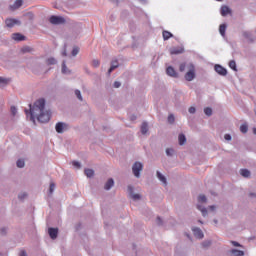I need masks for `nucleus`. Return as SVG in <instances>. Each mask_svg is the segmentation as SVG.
I'll use <instances>...</instances> for the list:
<instances>
[{
  "mask_svg": "<svg viewBox=\"0 0 256 256\" xmlns=\"http://www.w3.org/2000/svg\"><path fill=\"white\" fill-rule=\"evenodd\" d=\"M1 233H2V235H5V233H6L5 228L1 229Z\"/></svg>",
  "mask_w": 256,
  "mask_h": 256,
  "instance_id": "4d7b16f0",
  "label": "nucleus"
},
{
  "mask_svg": "<svg viewBox=\"0 0 256 256\" xmlns=\"http://www.w3.org/2000/svg\"><path fill=\"white\" fill-rule=\"evenodd\" d=\"M214 223H217V220H214Z\"/></svg>",
  "mask_w": 256,
  "mask_h": 256,
  "instance_id": "680f3d73",
  "label": "nucleus"
},
{
  "mask_svg": "<svg viewBox=\"0 0 256 256\" xmlns=\"http://www.w3.org/2000/svg\"><path fill=\"white\" fill-rule=\"evenodd\" d=\"M224 139H225L226 141H231V135L225 134Z\"/></svg>",
  "mask_w": 256,
  "mask_h": 256,
  "instance_id": "09e8293b",
  "label": "nucleus"
},
{
  "mask_svg": "<svg viewBox=\"0 0 256 256\" xmlns=\"http://www.w3.org/2000/svg\"><path fill=\"white\" fill-rule=\"evenodd\" d=\"M48 233H49V236L51 237V239H57L59 230L57 228H49Z\"/></svg>",
  "mask_w": 256,
  "mask_h": 256,
  "instance_id": "9d476101",
  "label": "nucleus"
},
{
  "mask_svg": "<svg viewBox=\"0 0 256 256\" xmlns=\"http://www.w3.org/2000/svg\"><path fill=\"white\" fill-rule=\"evenodd\" d=\"M193 233H194V236L197 238V239H203L204 235H203V231L199 228H194L192 229Z\"/></svg>",
  "mask_w": 256,
  "mask_h": 256,
  "instance_id": "9b49d317",
  "label": "nucleus"
},
{
  "mask_svg": "<svg viewBox=\"0 0 256 256\" xmlns=\"http://www.w3.org/2000/svg\"><path fill=\"white\" fill-rule=\"evenodd\" d=\"M25 197H27V194L25 193L19 195V199H25Z\"/></svg>",
  "mask_w": 256,
  "mask_h": 256,
  "instance_id": "3c124183",
  "label": "nucleus"
},
{
  "mask_svg": "<svg viewBox=\"0 0 256 256\" xmlns=\"http://www.w3.org/2000/svg\"><path fill=\"white\" fill-rule=\"evenodd\" d=\"M84 173L86 177H93V175H95V172L93 171V169H85Z\"/></svg>",
  "mask_w": 256,
  "mask_h": 256,
  "instance_id": "b1692460",
  "label": "nucleus"
},
{
  "mask_svg": "<svg viewBox=\"0 0 256 256\" xmlns=\"http://www.w3.org/2000/svg\"><path fill=\"white\" fill-rule=\"evenodd\" d=\"M131 198H132L134 201H137V199H141V195H139V194H132V195H131Z\"/></svg>",
  "mask_w": 256,
  "mask_h": 256,
  "instance_id": "58836bf2",
  "label": "nucleus"
},
{
  "mask_svg": "<svg viewBox=\"0 0 256 256\" xmlns=\"http://www.w3.org/2000/svg\"><path fill=\"white\" fill-rule=\"evenodd\" d=\"M240 175H242V177H250L251 176V172L247 169H241L240 170Z\"/></svg>",
  "mask_w": 256,
  "mask_h": 256,
  "instance_id": "4be33fe9",
  "label": "nucleus"
},
{
  "mask_svg": "<svg viewBox=\"0 0 256 256\" xmlns=\"http://www.w3.org/2000/svg\"><path fill=\"white\" fill-rule=\"evenodd\" d=\"M162 37H163L164 41H168V39H171V37H173V34L167 30H164L162 32Z\"/></svg>",
  "mask_w": 256,
  "mask_h": 256,
  "instance_id": "f3484780",
  "label": "nucleus"
},
{
  "mask_svg": "<svg viewBox=\"0 0 256 256\" xmlns=\"http://www.w3.org/2000/svg\"><path fill=\"white\" fill-rule=\"evenodd\" d=\"M99 65H101V62H99V60H93L92 61V66L99 67Z\"/></svg>",
  "mask_w": 256,
  "mask_h": 256,
  "instance_id": "a19ab883",
  "label": "nucleus"
},
{
  "mask_svg": "<svg viewBox=\"0 0 256 256\" xmlns=\"http://www.w3.org/2000/svg\"><path fill=\"white\" fill-rule=\"evenodd\" d=\"M16 165H17V167H19V169H22V167H25V160L19 159V160L16 162Z\"/></svg>",
  "mask_w": 256,
  "mask_h": 256,
  "instance_id": "bb28decb",
  "label": "nucleus"
},
{
  "mask_svg": "<svg viewBox=\"0 0 256 256\" xmlns=\"http://www.w3.org/2000/svg\"><path fill=\"white\" fill-rule=\"evenodd\" d=\"M231 243L234 247H242L241 244H239V242L231 241Z\"/></svg>",
  "mask_w": 256,
  "mask_h": 256,
  "instance_id": "49530a36",
  "label": "nucleus"
},
{
  "mask_svg": "<svg viewBox=\"0 0 256 256\" xmlns=\"http://www.w3.org/2000/svg\"><path fill=\"white\" fill-rule=\"evenodd\" d=\"M19 256H27V252L25 250H22Z\"/></svg>",
  "mask_w": 256,
  "mask_h": 256,
  "instance_id": "603ef678",
  "label": "nucleus"
},
{
  "mask_svg": "<svg viewBox=\"0 0 256 256\" xmlns=\"http://www.w3.org/2000/svg\"><path fill=\"white\" fill-rule=\"evenodd\" d=\"M75 95L79 99V101H83V96H81V91L75 90Z\"/></svg>",
  "mask_w": 256,
  "mask_h": 256,
  "instance_id": "473e14b6",
  "label": "nucleus"
},
{
  "mask_svg": "<svg viewBox=\"0 0 256 256\" xmlns=\"http://www.w3.org/2000/svg\"><path fill=\"white\" fill-rule=\"evenodd\" d=\"M129 193H133V188L131 186H128Z\"/></svg>",
  "mask_w": 256,
  "mask_h": 256,
  "instance_id": "5fc2aeb1",
  "label": "nucleus"
},
{
  "mask_svg": "<svg viewBox=\"0 0 256 256\" xmlns=\"http://www.w3.org/2000/svg\"><path fill=\"white\" fill-rule=\"evenodd\" d=\"M132 171L133 174L136 177H140L141 176V171H143V164L141 162H136L133 166H132Z\"/></svg>",
  "mask_w": 256,
  "mask_h": 256,
  "instance_id": "7ed1b4c3",
  "label": "nucleus"
},
{
  "mask_svg": "<svg viewBox=\"0 0 256 256\" xmlns=\"http://www.w3.org/2000/svg\"><path fill=\"white\" fill-rule=\"evenodd\" d=\"M10 81H11L10 79L0 77V85L1 84L7 85V83H9Z\"/></svg>",
  "mask_w": 256,
  "mask_h": 256,
  "instance_id": "2f4dec72",
  "label": "nucleus"
},
{
  "mask_svg": "<svg viewBox=\"0 0 256 256\" xmlns=\"http://www.w3.org/2000/svg\"><path fill=\"white\" fill-rule=\"evenodd\" d=\"M168 123H175V116H173V114L168 116Z\"/></svg>",
  "mask_w": 256,
  "mask_h": 256,
  "instance_id": "e433bc0d",
  "label": "nucleus"
},
{
  "mask_svg": "<svg viewBox=\"0 0 256 256\" xmlns=\"http://www.w3.org/2000/svg\"><path fill=\"white\" fill-rule=\"evenodd\" d=\"M21 5H23V0H16L14 5L10 6V9L12 11H15V9H19V7H21Z\"/></svg>",
  "mask_w": 256,
  "mask_h": 256,
  "instance_id": "2eb2a0df",
  "label": "nucleus"
},
{
  "mask_svg": "<svg viewBox=\"0 0 256 256\" xmlns=\"http://www.w3.org/2000/svg\"><path fill=\"white\" fill-rule=\"evenodd\" d=\"M72 55L73 57L79 55V47H74L72 50Z\"/></svg>",
  "mask_w": 256,
  "mask_h": 256,
  "instance_id": "72a5a7b5",
  "label": "nucleus"
},
{
  "mask_svg": "<svg viewBox=\"0 0 256 256\" xmlns=\"http://www.w3.org/2000/svg\"><path fill=\"white\" fill-rule=\"evenodd\" d=\"M5 23H6V26H8L9 28L15 27V25H21V22L19 20L11 19V18L6 19Z\"/></svg>",
  "mask_w": 256,
  "mask_h": 256,
  "instance_id": "39448f33",
  "label": "nucleus"
},
{
  "mask_svg": "<svg viewBox=\"0 0 256 256\" xmlns=\"http://www.w3.org/2000/svg\"><path fill=\"white\" fill-rule=\"evenodd\" d=\"M196 76H197V74L195 73V65L188 64L187 72L184 75V79H186L187 81H193V79H195Z\"/></svg>",
  "mask_w": 256,
  "mask_h": 256,
  "instance_id": "f03ea898",
  "label": "nucleus"
},
{
  "mask_svg": "<svg viewBox=\"0 0 256 256\" xmlns=\"http://www.w3.org/2000/svg\"><path fill=\"white\" fill-rule=\"evenodd\" d=\"M47 65H55V63H57V60H55V58H49L46 61Z\"/></svg>",
  "mask_w": 256,
  "mask_h": 256,
  "instance_id": "7c9ffc66",
  "label": "nucleus"
},
{
  "mask_svg": "<svg viewBox=\"0 0 256 256\" xmlns=\"http://www.w3.org/2000/svg\"><path fill=\"white\" fill-rule=\"evenodd\" d=\"M63 55H64V56H67V53L64 52Z\"/></svg>",
  "mask_w": 256,
  "mask_h": 256,
  "instance_id": "052dcab7",
  "label": "nucleus"
},
{
  "mask_svg": "<svg viewBox=\"0 0 256 256\" xmlns=\"http://www.w3.org/2000/svg\"><path fill=\"white\" fill-rule=\"evenodd\" d=\"M31 51H32L31 47H24V48H22V52L23 53H29Z\"/></svg>",
  "mask_w": 256,
  "mask_h": 256,
  "instance_id": "79ce46f5",
  "label": "nucleus"
},
{
  "mask_svg": "<svg viewBox=\"0 0 256 256\" xmlns=\"http://www.w3.org/2000/svg\"><path fill=\"white\" fill-rule=\"evenodd\" d=\"M62 73H67V65L65 64V62L62 63Z\"/></svg>",
  "mask_w": 256,
  "mask_h": 256,
  "instance_id": "37998d69",
  "label": "nucleus"
},
{
  "mask_svg": "<svg viewBox=\"0 0 256 256\" xmlns=\"http://www.w3.org/2000/svg\"><path fill=\"white\" fill-rule=\"evenodd\" d=\"M204 113L208 117H211V115H213V110L210 107H207V108L204 109Z\"/></svg>",
  "mask_w": 256,
  "mask_h": 256,
  "instance_id": "cd10ccee",
  "label": "nucleus"
},
{
  "mask_svg": "<svg viewBox=\"0 0 256 256\" xmlns=\"http://www.w3.org/2000/svg\"><path fill=\"white\" fill-rule=\"evenodd\" d=\"M188 111L189 113L193 114L195 113L196 110H195V107H190Z\"/></svg>",
  "mask_w": 256,
  "mask_h": 256,
  "instance_id": "8fccbe9b",
  "label": "nucleus"
},
{
  "mask_svg": "<svg viewBox=\"0 0 256 256\" xmlns=\"http://www.w3.org/2000/svg\"><path fill=\"white\" fill-rule=\"evenodd\" d=\"M12 39L14 41H25V36L21 33H14L12 34Z\"/></svg>",
  "mask_w": 256,
  "mask_h": 256,
  "instance_id": "ddd939ff",
  "label": "nucleus"
},
{
  "mask_svg": "<svg viewBox=\"0 0 256 256\" xmlns=\"http://www.w3.org/2000/svg\"><path fill=\"white\" fill-rule=\"evenodd\" d=\"M179 145H185V142L187 141V138L184 134H180L178 136Z\"/></svg>",
  "mask_w": 256,
  "mask_h": 256,
  "instance_id": "412c9836",
  "label": "nucleus"
},
{
  "mask_svg": "<svg viewBox=\"0 0 256 256\" xmlns=\"http://www.w3.org/2000/svg\"><path fill=\"white\" fill-rule=\"evenodd\" d=\"M198 201L199 203H207V197H205V195H200Z\"/></svg>",
  "mask_w": 256,
  "mask_h": 256,
  "instance_id": "c756f323",
  "label": "nucleus"
},
{
  "mask_svg": "<svg viewBox=\"0 0 256 256\" xmlns=\"http://www.w3.org/2000/svg\"><path fill=\"white\" fill-rule=\"evenodd\" d=\"M187 69V65L185 63L180 64L179 71L180 73H183Z\"/></svg>",
  "mask_w": 256,
  "mask_h": 256,
  "instance_id": "f704fd0d",
  "label": "nucleus"
},
{
  "mask_svg": "<svg viewBox=\"0 0 256 256\" xmlns=\"http://www.w3.org/2000/svg\"><path fill=\"white\" fill-rule=\"evenodd\" d=\"M166 73L167 75H169V77H174L175 79H177L179 77V73H177V71H175V68L169 66L166 69Z\"/></svg>",
  "mask_w": 256,
  "mask_h": 256,
  "instance_id": "423d86ee",
  "label": "nucleus"
},
{
  "mask_svg": "<svg viewBox=\"0 0 256 256\" xmlns=\"http://www.w3.org/2000/svg\"><path fill=\"white\" fill-rule=\"evenodd\" d=\"M11 113L12 115H17V108L15 106L11 107Z\"/></svg>",
  "mask_w": 256,
  "mask_h": 256,
  "instance_id": "a18cd8bd",
  "label": "nucleus"
},
{
  "mask_svg": "<svg viewBox=\"0 0 256 256\" xmlns=\"http://www.w3.org/2000/svg\"><path fill=\"white\" fill-rule=\"evenodd\" d=\"M117 67H119V62L112 61L111 67L108 70V74L111 75V73H113V71H115V69H117Z\"/></svg>",
  "mask_w": 256,
  "mask_h": 256,
  "instance_id": "4468645a",
  "label": "nucleus"
},
{
  "mask_svg": "<svg viewBox=\"0 0 256 256\" xmlns=\"http://www.w3.org/2000/svg\"><path fill=\"white\" fill-rule=\"evenodd\" d=\"M248 130H249V127L247 126V124H242L240 126L241 133H247Z\"/></svg>",
  "mask_w": 256,
  "mask_h": 256,
  "instance_id": "c85d7f7f",
  "label": "nucleus"
},
{
  "mask_svg": "<svg viewBox=\"0 0 256 256\" xmlns=\"http://www.w3.org/2000/svg\"><path fill=\"white\" fill-rule=\"evenodd\" d=\"M254 196H255V194H253V193L250 194V197H254Z\"/></svg>",
  "mask_w": 256,
  "mask_h": 256,
  "instance_id": "bf43d9fd",
  "label": "nucleus"
},
{
  "mask_svg": "<svg viewBox=\"0 0 256 256\" xmlns=\"http://www.w3.org/2000/svg\"><path fill=\"white\" fill-rule=\"evenodd\" d=\"M214 69H215L216 73H218V75H222V76L227 75V69H225L221 65H215Z\"/></svg>",
  "mask_w": 256,
  "mask_h": 256,
  "instance_id": "0eeeda50",
  "label": "nucleus"
},
{
  "mask_svg": "<svg viewBox=\"0 0 256 256\" xmlns=\"http://www.w3.org/2000/svg\"><path fill=\"white\" fill-rule=\"evenodd\" d=\"M30 111L25 109L27 117L30 115V121L35 122V119L39 123H49L51 120V111L45 110V99H38L33 106L29 105Z\"/></svg>",
  "mask_w": 256,
  "mask_h": 256,
  "instance_id": "f257e3e1",
  "label": "nucleus"
},
{
  "mask_svg": "<svg viewBox=\"0 0 256 256\" xmlns=\"http://www.w3.org/2000/svg\"><path fill=\"white\" fill-rule=\"evenodd\" d=\"M162 223H163V221H161V218L158 217V218H157V224H158V225H162Z\"/></svg>",
  "mask_w": 256,
  "mask_h": 256,
  "instance_id": "864d4df0",
  "label": "nucleus"
},
{
  "mask_svg": "<svg viewBox=\"0 0 256 256\" xmlns=\"http://www.w3.org/2000/svg\"><path fill=\"white\" fill-rule=\"evenodd\" d=\"M202 247L207 248V247H211V241H205L202 243Z\"/></svg>",
  "mask_w": 256,
  "mask_h": 256,
  "instance_id": "ea45409f",
  "label": "nucleus"
},
{
  "mask_svg": "<svg viewBox=\"0 0 256 256\" xmlns=\"http://www.w3.org/2000/svg\"><path fill=\"white\" fill-rule=\"evenodd\" d=\"M229 67L230 69H233V71H237V63L235 62V60H231L229 62Z\"/></svg>",
  "mask_w": 256,
  "mask_h": 256,
  "instance_id": "393cba45",
  "label": "nucleus"
},
{
  "mask_svg": "<svg viewBox=\"0 0 256 256\" xmlns=\"http://www.w3.org/2000/svg\"><path fill=\"white\" fill-rule=\"evenodd\" d=\"M166 155H168V156L173 155V149L172 148L166 149Z\"/></svg>",
  "mask_w": 256,
  "mask_h": 256,
  "instance_id": "c03bdc74",
  "label": "nucleus"
},
{
  "mask_svg": "<svg viewBox=\"0 0 256 256\" xmlns=\"http://www.w3.org/2000/svg\"><path fill=\"white\" fill-rule=\"evenodd\" d=\"M197 209L199 211H201L203 217H206V215H207V209L206 208L202 207L201 205H197Z\"/></svg>",
  "mask_w": 256,
  "mask_h": 256,
  "instance_id": "a878e982",
  "label": "nucleus"
},
{
  "mask_svg": "<svg viewBox=\"0 0 256 256\" xmlns=\"http://www.w3.org/2000/svg\"><path fill=\"white\" fill-rule=\"evenodd\" d=\"M114 87L115 89H119V87H121V82H114Z\"/></svg>",
  "mask_w": 256,
  "mask_h": 256,
  "instance_id": "de8ad7c7",
  "label": "nucleus"
},
{
  "mask_svg": "<svg viewBox=\"0 0 256 256\" xmlns=\"http://www.w3.org/2000/svg\"><path fill=\"white\" fill-rule=\"evenodd\" d=\"M49 21L52 25H62L65 23V18L61 16H51Z\"/></svg>",
  "mask_w": 256,
  "mask_h": 256,
  "instance_id": "20e7f679",
  "label": "nucleus"
},
{
  "mask_svg": "<svg viewBox=\"0 0 256 256\" xmlns=\"http://www.w3.org/2000/svg\"><path fill=\"white\" fill-rule=\"evenodd\" d=\"M171 55H181V53H185V49L183 47H176L170 50Z\"/></svg>",
  "mask_w": 256,
  "mask_h": 256,
  "instance_id": "6e6552de",
  "label": "nucleus"
},
{
  "mask_svg": "<svg viewBox=\"0 0 256 256\" xmlns=\"http://www.w3.org/2000/svg\"><path fill=\"white\" fill-rule=\"evenodd\" d=\"M113 185H115V182L113 181V178L108 179V181L106 182L104 189L106 191H109V189H111V187H113Z\"/></svg>",
  "mask_w": 256,
  "mask_h": 256,
  "instance_id": "dca6fc26",
  "label": "nucleus"
},
{
  "mask_svg": "<svg viewBox=\"0 0 256 256\" xmlns=\"http://www.w3.org/2000/svg\"><path fill=\"white\" fill-rule=\"evenodd\" d=\"M72 165H73V167H76V169H81V163H79L77 161H73Z\"/></svg>",
  "mask_w": 256,
  "mask_h": 256,
  "instance_id": "4c0bfd02",
  "label": "nucleus"
},
{
  "mask_svg": "<svg viewBox=\"0 0 256 256\" xmlns=\"http://www.w3.org/2000/svg\"><path fill=\"white\" fill-rule=\"evenodd\" d=\"M209 209L210 211H215V206H210Z\"/></svg>",
  "mask_w": 256,
  "mask_h": 256,
  "instance_id": "6e6d98bb",
  "label": "nucleus"
},
{
  "mask_svg": "<svg viewBox=\"0 0 256 256\" xmlns=\"http://www.w3.org/2000/svg\"><path fill=\"white\" fill-rule=\"evenodd\" d=\"M230 256H244L245 252L243 250H238V249H232L229 251Z\"/></svg>",
  "mask_w": 256,
  "mask_h": 256,
  "instance_id": "1a4fd4ad",
  "label": "nucleus"
},
{
  "mask_svg": "<svg viewBox=\"0 0 256 256\" xmlns=\"http://www.w3.org/2000/svg\"><path fill=\"white\" fill-rule=\"evenodd\" d=\"M253 133L254 135H256V128H253Z\"/></svg>",
  "mask_w": 256,
  "mask_h": 256,
  "instance_id": "13d9d810",
  "label": "nucleus"
},
{
  "mask_svg": "<svg viewBox=\"0 0 256 256\" xmlns=\"http://www.w3.org/2000/svg\"><path fill=\"white\" fill-rule=\"evenodd\" d=\"M147 131H149V126L146 122H144L141 126V133L142 135H147Z\"/></svg>",
  "mask_w": 256,
  "mask_h": 256,
  "instance_id": "6ab92c4d",
  "label": "nucleus"
},
{
  "mask_svg": "<svg viewBox=\"0 0 256 256\" xmlns=\"http://www.w3.org/2000/svg\"><path fill=\"white\" fill-rule=\"evenodd\" d=\"M220 13L222 17H227V15H230L231 9L228 6H222Z\"/></svg>",
  "mask_w": 256,
  "mask_h": 256,
  "instance_id": "f8f14e48",
  "label": "nucleus"
},
{
  "mask_svg": "<svg viewBox=\"0 0 256 256\" xmlns=\"http://www.w3.org/2000/svg\"><path fill=\"white\" fill-rule=\"evenodd\" d=\"M225 31H227V25L221 24L219 26V33L222 35V37H225Z\"/></svg>",
  "mask_w": 256,
  "mask_h": 256,
  "instance_id": "a211bd4d",
  "label": "nucleus"
},
{
  "mask_svg": "<svg viewBox=\"0 0 256 256\" xmlns=\"http://www.w3.org/2000/svg\"><path fill=\"white\" fill-rule=\"evenodd\" d=\"M53 191H55V183H50V187H49V193L50 195L53 194Z\"/></svg>",
  "mask_w": 256,
  "mask_h": 256,
  "instance_id": "c9c22d12",
  "label": "nucleus"
},
{
  "mask_svg": "<svg viewBox=\"0 0 256 256\" xmlns=\"http://www.w3.org/2000/svg\"><path fill=\"white\" fill-rule=\"evenodd\" d=\"M63 127H64V124L62 122H58L56 124V131H57V133H63Z\"/></svg>",
  "mask_w": 256,
  "mask_h": 256,
  "instance_id": "5701e85b",
  "label": "nucleus"
},
{
  "mask_svg": "<svg viewBox=\"0 0 256 256\" xmlns=\"http://www.w3.org/2000/svg\"><path fill=\"white\" fill-rule=\"evenodd\" d=\"M157 177L164 185H167V178H165L161 172L157 171Z\"/></svg>",
  "mask_w": 256,
  "mask_h": 256,
  "instance_id": "aec40b11",
  "label": "nucleus"
}]
</instances>
